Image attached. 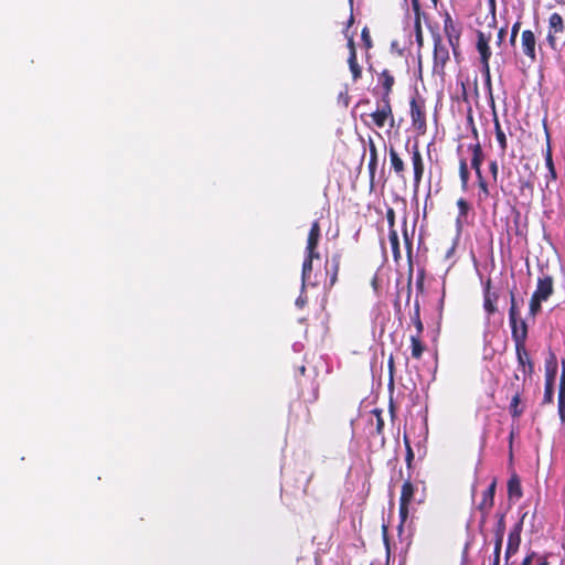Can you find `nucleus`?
I'll return each mask as SVG.
<instances>
[{"label": "nucleus", "mask_w": 565, "mask_h": 565, "mask_svg": "<svg viewBox=\"0 0 565 565\" xmlns=\"http://www.w3.org/2000/svg\"><path fill=\"white\" fill-rule=\"evenodd\" d=\"M515 354L518 361V371L522 372L523 381L531 379L534 373V362L530 356L526 345H516Z\"/></svg>", "instance_id": "1a4fd4ad"}, {"label": "nucleus", "mask_w": 565, "mask_h": 565, "mask_svg": "<svg viewBox=\"0 0 565 565\" xmlns=\"http://www.w3.org/2000/svg\"><path fill=\"white\" fill-rule=\"evenodd\" d=\"M411 351L412 358L415 360H420L423 353L426 350V345L422 341V334H413L411 335Z\"/></svg>", "instance_id": "5701e85b"}, {"label": "nucleus", "mask_w": 565, "mask_h": 565, "mask_svg": "<svg viewBox=\"0 0 565 565\" xmlns=\"http://www.w3.org/2000/svg\"><path fill=\"white\" fill-rule=\"evenodd\" d=\"M348 49H349V54L356 55V49H355L354 40L352 36H350L348 39Z\"/></svg>", "instance_id": "603ef678"}, {"label": "nucleus", "mask_w": 565, "mask_h": 565, "mask_svg": "<svg viewBox=\"0 0 565 565\" xmlns=\"http://www.w3.org/2000/svg\"><path fill=\"white\" fill-rule=\"evenodd\" d=\"M361 39L366 50H370L373 46L371 34L367 26H364L362 29Z\"/></svg>", "instance_id": "79ce46f5"}, {"label": "nucleus", "mask_w": 565, "mask_h": 565, "mask_svg": "<svg viewBox=\"0 0 565 565\" xmlns=\"http://www.w3.org/2000/svg\"><path fill=\"white\" fill-rule=\"evenodd\" d=\"M388 239L391 243L393 256L395 259H397L398 257H401L399 239H398L397 231H390Z\"/></svg>", "instance_id": "72a5a7b5"}, {"label": "nucleus", "mask_w": 565, "mask_h": 565, "mask_svg": "<svg viewBox=\"0 0 565 565\" xmlns=\"http://www.w3.org/2000/svg\"><path fill=\"white\" fill-rule=\"evenodd\" d=\"M403 225H404V228H403V237H404V241L409 249V252L412 250V246H413V242H412V236L413 234H408V231H407V221L406 218H404V222H403Z\"/></svg>", "instance_id": "49530a36"}, {"label": "nucleus", "mask_w": 565, "mask_h": 565, "mask_svg": "<svg viewBox=\"0 0 565 565\" xmlns=\"http://www.w3.org/2000/svg\"><path fill=\"white\" fill-rule=\"evenodd\" d=\"M411 158H412V166H413V185L414 189L417 190L422 183L424 171H425V164L424 159L419 149V146L417 142H415L411 150Z\"/></svg>", "instance_id": "6e6552de"}, {"label": "nucleus", "mask_w": 565, "mask_h": 565, "mask_svg": "<svg viewBox=\"0 0 565 565\" xmlns=\"http://www.w3.org/2000/svg\"><path fill=\"white\" fill-rule=\"evenodd\" d=\"M320 236H321L320 224L318 221H315L311 224V227H310V231L308 234L306 254H319L317 252V247L319 244Z\"/></svg>", "instance_id": "a211bd4d"}, {"label": "nucleus", "mask_w": 565, "mask_h": 565, "mask_svg": "<svg viewBox=\"0 0 565 565\" xmlns=\"http://www.w3.org/2000/svg\"><path fill=\"white\" fill-rule=\"evenodd\" d=\"M320 257V254H306V257L302 263V281L305 282L306 279L310 276L312 271V262L313 259H318Z\"/></svg>", "instance_id": "a878e982"}, {"label": "nucleus", "mask_w": 565, "mask_h": 565, "mask_svg": "<svg viewBox=\"0 0 565 565\" xmlns=\"http://www.w3.org/2000/svg\"><path fill=\"white\" fill-rule=\"evenodd\" d=\"M461 31L462 28L460 23L455 21L451 15L447 13L444 19V33L447 36L448 44L455 57L459 55Z\"/></svg>", "instance_id": "0eeeda50"}, {"label": "nucleus", "mask_w": 565, "mask_h": 565, "mask_svg": "<svg viewBox=\"0 0 565 565\" xmlns=\"http://www.w3.org/2000/svg\"><path fill=\"white\" fill-rule=\"evenodd\" d=\"M554 384L555 382H545L544 384V395L542 399V404H552L554 401Z\"/></svg>", "instance_id": "c9c22d12"}, {"label": "nucleus", "mask_w": 565, "mask_h": 565, "mask_svg": "<svg viewBox=\"0 0 565 565\" xmlns=\"http://www.w3.org/2000/svg\"><path fill=\"white\" fill-rule=\"evenodd\" d=\"M554 291L553 287V278L550 275H544L540 277L537 280L536 289L533 292V296L541 298L543 300H547Z\"/></svg>", "instance_id": "4468645a"}, {"label": "nucleus", "mask_w": 565, "mask_h": 565, "mask_svg": "<svg viewBox=\"0 0 565 565\" xmlns=\"http://www.w3.org/2000/svg\"><path fill=\"white\" fill-rule=\"evenodd\" d=\"M523 522L522 520L518 522L514 527L510 531L508 535V543L504 553V558H511L514 556L521 544V532H522Z\"/></svg>", "instance_id": "9b49d317"}, {"label": "nucleus", "mask_w": 565, "mask_h": 565, "mask_svg": "<svg viewBox=\"0 0 565 565\" xmlns=\"http://www.w3.org/2000/svg\"><path fill=\"white\" fill-rule=\"evenodd\" d=\"M497 489V479L494 478L488 488L482 492L481 501L479 502L477 509L481 513V520L484 522L490 514L491 509L494 504V495Z\"/></svg>", "instance_id": "9d476101"}, {"label": "nucleus", "mask_w": 565, "mask_h": 565, "mask_svg": "<svg viewBox=\"0 0 565 565\" xmlns=\"http://www.w3.org/2000/svg\"><path fill=\"white\" fill-rule=\"evenodd\" d=\"M512 441H513V431L510 434V448H512Z\"/></svg>", "instance_id": "e2e57ef3"}, {"label": "nucleus", "mask_w": 565, "mask_h": 565, "mask_svg": "<svg viewBox=\"0 0 565 565\" xmlns=\"http://www.w3.org/2000/svg\"><path fill=\"white\" fill-rule=\"evenodd\" d=\"M468 149L472 152L471 166L482 164L484 154L479 142L471 143Z\"/></svg>", "instance_id": "bb28decb"}, {"label": "nucleus", "mask_w": 565, "mask_h": 565, "mask_svg": "<svg viewBox=\"0 0 565 565\" xmlns=\"http://www.w3.org/2000/svg\"><path fill=\"white\" fill-rule=\"evenodd\" d=\"M414 326H415V329H416V333L415 334H423L424 332V324L422 322V319H420V307H419V302L416 301L415 305H414V312L411 317Z\"/></svg>", "instance_id": "7c9ffc66"}, {"label": "nucleus", "mask_w": 565, "mask_h": 565, "mask_svg": "<svg viewBox=\"0 0 565 565\" xmlns=\"http://www.w3.org/2000/svg\"><path fill=\"white\" fill-rule=\"evenodd\" d=\"M491 34H486L484 32L478 30L477 31V43L476 47L480 55V64H487L490 62L492 52L490 49Z\"/></svg>", "instance_id": "f8f14e48"}, {"label": "nucleus", "mask_w": 565, "mask_h": 565, "mask_svg": "<svg viewBox=\"0 0 565 565\" xmlns=\"http://www.w3.org/2000/svg\"><path fill=\"white\" fill-rule=\"evenodd\" d=\"M558 391H565V360L562 361V373L559 379Z\"/></svg>", "instance_id": "8fccbe9b"}, {"label": "nucleus", "mask_w": 565, "mask_h": 565, "mask_svg": "<svg viewBox=\"0 0 565 565\" xmlns=\"http://www.w3.org/2000/svg\"><path fill=\"white\" fill-rule=\"evenodd\" d=\"M459 177H460V183L461 189L466 191L468 189V182H469V169L466 159H460L459 161Z\"/></svg>", "instance_id": "cd10ccee"}, {"label": "nucleus", "mask_w": 565, "mask_h": 565, "mask_svg": "<svg viewBox=\"0 0 565 565\" xmlns=\"http://www.w3.org/2000/svg\"><path fill=\"white\" fill-rule=\"evenodd\" d=\"M412 1V8L413 11L417 17H419L420 13V0H411Z\"/></svg>", "instance_id": "864d4df0"}, {"label": "nucleus", "mask_w": 565, "mask_h": 565, "mask_svg": "<svg viewBox=\"0 0 565 565\" xmlns=\"http://www.w3.org/2000/svg\"><path fill=\"white\" fill-rule=\"evenodd\" d=\"M504 530H505L504 515H501L498 521V525H497V530H495V540L500 539L501 543L503 542Z\"/></svg>", "instance_id": "c03bdc74"}, {"label": "nucleus", "mask_w": 565, "mask_h": 565, "mask_svg": "<svg viewBox=\"0 0 565 565\" xmlns=\"http://www.w3.org/2000/svg\"><path fill=\"white\" fill-rule=\"evenodd\" d=\"M545 166L547 169V174L545 175V180H546L545 188L548 189L550 183L552 181H556V179H557V173H556V169H555L554 161H553L552 147H551L548 137H547V146H546V150H545Z\"/></svg>", "instance_id": "6ab92c4d"}, {"label": "nucleus", "mask_w": 565, "mask_h": 565, "mask_svg": "<svg viewBox=\"0 0 565 565\" xmlns=\"http://www.w3.org/2000/svg\"><path fill=\"white\" fill-rule=\"evenodd\" d=\"M353 23V15L351 14L350 19H349V25Z\"/></svg>", "instance_id": "338daca9"}, {"label": "nucleus", "mask_w": 565, "mask_h": 565, "mask_svg": "<svg viewBox=\"0 0 565 565\" xmlns=\"http://www.w3.org/2000/svg\"><path fill=\"white\" fill-rule=\"evenodd\" d=\"M386 220L388 224V232L390 231H396L395 230V211L392 207H388L386 210Z\"/></svg>", "instance_id": "a18cd8bd"}, {"label": "nucleus", "mask_w": 565, "mask_h": 565, "mask_svg": "<svg viewBox=\"0 0 565 565\" xmlns=\"http://www.w3.org/2000/svg\"><path fill=\"white\" fill-rule=\"evenodd\" d=\"M479 192L477 195V203L480 206L490 196L489 184L486 179L477 180Z\"/></svg>", "instance_id": "393cba45"}, {"label": "nucleus", "mask_w": 565, "mask_h": 565, "mask_svg": "<svg viewBox=\"0 0 565 565\" xmlns=\"http://www.w3.org/2000/svg\"><path fill=\"white\" fill-rule=\"evenodd\" d=\"M434 63H433V73L439 76L445 75V67L448 63L449 50L448 46L444 43L440 34H434Z\"/></svg>", "instance_id": "7ed1b4c3"}, {"label": "nucleus", "mask_w": 565, "mask_h": 565, "mask_svg": "<svg viewBox=\"0 0 565 565\" xmlns=\"http://www.w3.org/2000/svg\"><path fill=\"white\" fill-rule=\"evenodd\" d=\"M489 171H490V173L492 175L493 181H497L498 173H499V164H498L497 160H492L489 163Z\"/></svg>", "instance_id": "de8ad7c7"}, {"label": "nucleus", "mask_w": 565, "mask_h": 565, "mask_svg": "<svg viewBox=\"0 0 565 565\" xmlns=\"http://www.w3.org/2000/svg\"><path fill=\"white\" fill-rule=\"evenodd\" d=\"M416 487L411 481V478L408 477L401 488V495H399V507H398V513L401 519V525L402 526L405 521L408 518L409 509L412 503L414 502V495H415Z\"/></svg>", "instance_id": "423d86ee"}, {"label": "nucleus", "mask_w": 565, "mask_h": 565, "mask_svg": "<svg viewBox=\"0 0 565 565\" xmlns=\"http://www.w3.org/2000/svg\"><path fill=\"white\" fill-rule=\"evenodd\" d=\"M520 394L516 392L510 403V414L513 418H519L524 411L523 407H520Z\"/></svg>", "instance_id": "473e14b6"}, {"label": "nucleus", "mask_w": 565, "mask_h": 565, "mask_svg": "<svg viewBox=\"0 0 565 565\" xmlns=\"http://www.w3.org/2000/svg\"><path fill=\"white\" fill-rule=\"evenodd\" d=\"M417 286H418L419 288H422V287H423V276L418 279V281H417Z\"/></svg>", "instance_id": "680f3d73"}, {"label": "nucleus", "mask_w": 565, "mask_h": 565, "mask_svg": "<svg viewBox=\"0 0 565 565\" xmlns=\"http://www.w3.org/2000/svg\"><path fill=\"white\" fill-rule=\"evenodd\" d=\"M494 130H495V138L498 140L499 147H500L501 151L504 153L508 148L507 136H505L504 131L502 130L497 117L494 118Z\"/></svg>", "instance_id": "c756f323"}, {"label": "nucleus", "mask_w": 565, "mask_h": 565, "mask_svg": "<svg viewBox=\"0 0 565 565\" xmlns=\"http://www.w3.org/2000/svg\"><path fill=\"white\" fill-rule=\"evenodd\" d=\"M511 306L509 309V323L511 327V338L514 345H526L529 328L524 319L520 317V310L516 305L514 292H510Z\"/></svg>", "instance_id": "f257e3e1"}, {"label": "nucleus", "mask_w": 565, "mask_h": 565, "mask_svg": "<svg viewBox=\"0 0 565 565\" xmlns=\"http://www.w3.org/2000/svg\"><path fill=\"white\" fill-rule=\"evenodd\" d=\"M313 477H315V472H313V471H311V472L307 476V478H306V483H305V487H303V489H302V493H303V494H307V493H308V487H309L310 482L312 481Z\"/></svg>", "instance_id": "3c124183"}, {"label": "nucleus", "mask_w": 565, "mask_h": 565, "mask_svg": "<svg viewBox=\"0 0 565 565\" xmlns=\"http://www.w3.org/2000/svg\"><path fill=\"white\" fill-rule=\"evenodd\" d=\"M557 359L554 352L550 351L547 359L545 360V382H555L557 374Z\"/></svg>", "instance_id": "4be33fe9"}, {"label": "nucleus", "mask_w": 565, "mask_h": 565, "mask_svg": "<svg viewBox=\"0 0 565 565\" xmlns=\"http://www.w3.org/2000/svg\"><path fill=\"white\" fill-rule=\"evenodd\" d=\"M372 414L375 416L376 424H375V430L377 435H381L384 429V419L382 417V411L381 409H373Z\"/></svg>", "instance_id": "ea45409f"}, {"label": "nucleus", "mask_w": 565, "mask_h": 565, "mask_svg": "<svg viewBox=\"0 0 565 565\" xmlns=\"http://www.w3.org/2000/svg\"><path fill=\"white\" fill-rule=\"evenodd\" d=\"M515 40H516V36H514L513 34H511V36H510V43H511L512 45H514Z\"/></svg>", "instance_id": "052dcab7"}, {"label": "nucleus", "mask_w": 565, "mask_h": 565, "mask_svg": "<svg viewBox=\"0 0 565 565\" xmlns=\"http://www.w3.org/2000/svg\"><path fill=\"white\" fill-rule=\"evenodd\" d=\"M305 371H306V367H305V366H301V367H300V372H301V373H305Z\"/></svg>", "instance_id": "774afa93"}, {"label": "nucleus", "mask_w": 565, "mask_h": 565, "mask_svg": "<svg viewBox=\"0 0 565 565\" xmlns=\"http://www.w3.org/2000/svg\"><path fill=\"white\" fill-rule=\"evenodd\" d=\"M457 206L459 210L457 222L460 223L462 218L465 220L467 217L470 210V204L463 198H460L457 200Z\"/></svg>", "instance_id": "e433bc0d"}, {"label": "nucleus", "mask_w": 565, "mask_h": 565, "mask_svg": "<svg viewBox=\"0 0 565 565\" xmlns=\"http://www.w3.org/2000/svg\"><path fill=\"white\" fill-rule=\"evenodd\" d=\"M505 33H507L505 29L502 28V29L499 30V32H498V44H501V42L504 39Z\"/></svg>", "instance_id": "13d9d810"}, {"label": "nucleus", "mask_w": 565, "mask_h": 565, "mask_svg": "<svg viewBox=\"0 0 565 565\" xmlns=\"http://www.w3.org/2000/svg\"><path fill=\"white\" fill-rule=\"evenodd\" d=\"M341 256L339 254H334L331 257L330 266L327 264L326 269L327 274L330 275V287H332L338 280V274L340 270Z\"/></svg>", "instance_id": "b1692460"}, {"label": "nucleus", "mask_w": 565, "mask_h": 565, "mask_svg": "<svg viewBox=\"0 0 565 565\" xmlns=\"http://www.w3.org/2000/svg\"><path fill=\"white\" fill-rule=\"evenodd\" d=\"M388 156L392 170L394 171L396 177L404 179L406 166L403 158L393 146H391L388 149Z\"/></svg>", "instance_id": "f3484780"}, {"label": "nucleus", "mask_w": 565, "mask_h": 565, "mask_svg": "<svg viewBox=\"0 0 565 565\" xmlns=\"http://www.w3.org/2000/svg\"><path fill=\"white\" fill-rule=\"evenodd\" d=\"M522 51L531 61L536 60V39L531 30H524L521 34Z\"/></svg>", "instance_id": "ddd939ff"}, {"label": "nucleus", "mask_w": 565, "mask_h": 565, "mask_svg": "<svg viewBox=\"0 0 565 565\" xmlns=\"http://www.w3.org/2000/svg\"><path fill=\"white\" fill-rule=\"evenodd\" d=\"M370 116L377 128H383L385 125H388L390 128L395 126L391 99L381 98L376 110L370 114Z\"/></svg>", "instance_id": "39448f33"}, {"label": "nucleus", "mask_w": 565, "mask_h": 565, "mask_svg": "<svg viewBox=\"0 0 565 565\" xmlns=\"http://www.w3.org/2000/svg\"><path fill=\"white\" fill-rule=\"evenodd\" d=\"M565 23L563 17L554 12L548 18V31L546 41L553 51L561 50V42L564 43Z\"/></svg>", "instance_id": "f03ea898"}, {"label": "nucleus", "mask_w": 565, "mask_h": 565, "mask_svg": "<svg viewBox=\"0 0 565 565\" xmlns=\"http://www.w3.org/2000/svg\"><path fill=\"white\" fill-rule=\"evenodd\" d=\"M557 411L561 423H565V391H558Z\"/></svg>", "instance_id": "58836bf2"}, {"label": "nucleus", "mask_w": 565, "mask_h": 565, "mask_svg": "<svg viewBox=\"0 0 565 565\" xmlns=\"http://www.w3.org/2000/svg\"><path fill=\"white\" fill-rule=\"evenodd\" d=\"M367 168H369L370 177H371V179H373L375 175L376 168H377V150L373 142L370 143V159H369Z\"/></svg>", "instance_id": "2f4dec72"}, {"label": "nucleus", "mask_w": 565, "mask_h": 565, "mask_svg": "<svg viewBox=\"0 0 565 565\" xmlns=\"http://www.w3.org/2000/svg\"><path fill=\"white\" fill-rule=\"evenodd\" d=\"M488 2H489V7H490L492 13L494 14V12H495V0H488Z\"/></svg>", "instance_id": "bf43d9fd"}, {"label": "nucleus", "mask_w": 565, "mask_h": 565, "mask_svg": "<svg viewBox=\"0 0 565 565\" xmlns=\"http://www.w3.org/2000/svg\"><path fill=\"white\" fill-rule=\"evenodd\" d=\"M499 299V295L495 291L491 290V280L489 279L484 287L483 292V308L488 316H492L498 311L497 302Z\"/></svg>", "instance_id": "2eb2a0df"}, {"label": "nucleus", "mask_w": 565, "mask_h": 565, "mask_svg": "<svg viewBox=\"0 0 565 565\" xmlns=\"http://www.w3.org/2000/svg\"><path fill=\"white\" fill-rule=\"evenodd\" d=\"M387 366L391 375V380H393V373H394V358L391 355L387 361Z\"/></svg>", "instance_id": "6e6d98bb"}, {"label": "nucleus", "mask_w": 565, "mask_h": 565, "mask_svg": "<svg viewBox=\"0 0 565 565\" xmlns=\"http://www.w3.org/2000/svg\"><path fill=\"white\" fill-rule=\"evenodd\" d=\"M416 29H417L416 41H417L419 46H423V35H422L419 17H417V20H416Z\"/></svg>", "instance_id": "09e8293b"}, {"label": "nucleus", "mask_w": 565, "mask_h": 565, "mask_svg": "<svg viewBox=\"0 0 565 565\" xmlns=\"http://www.w3.org/2000/svg\"><path fill=\"white\" fill-rule=\"evenodd\" d=\"M481 166H482V164L471 166V168H472V169L475 170V172H476L477 180L486 179V178L483 177V174H482Z\"/></svg>", "instance_id": "5fc2aeb1"}, {"label": "nucleus", "mask_w": 565, "mask_h": 565, "mask_svg": "<svg viewBox=\"0 0 565 565\" xmlns=\"http://www.w3.org/2000/svg\"><path fill=\"white\" fill-rule=\"evenodd\" d=\"M348 64H349V68L351 71L353 81L355 82V81L360 79L362 76V68L358 63V56L353 55V54H349Z\"/></svg>", "instance_id": "c85d7f7f"}, {"label": "nucleus", "mask_w": 565, "mask_h": 565, "mask_svg": "<svg viewBox=\"0 0 565 565\" xmlns=\"http://www.w3.org/2000/svg\"><path fill=\"white\" fill-rule=\"evenodd\" d=\"M509 561L510 558H504V565H512Z\"/></svg>", "instance_id": "0e129e2a"}, {"label": "nucleus", "mask_w": 565, "mask_h": 565, "mask_svg": "<svg viewBox=\"0 0 565 565\" xmlns=\"http://www.w3.org/2000/svg\"><path fill=\"white\" fill-rule=\"evenodd\" d=\"M508 495L510 500H519L523 495L521 480L515 472H513L508 480Z\"/></svg>", "instance_id": "412c9836"}, {"label": "nucleus", "mask_w": 565, "mask_h": 565, "mask_svg": "<svg viewBox=\"0 0 565 565\" xmlns=\"http://www.w3.org/2000/svg\"><path fill=\"white\" fill-rule=\"evenodd\" d=\"M409 106L413 128L418 135H425L427 131L425 100L420 97H414Z\"/></svg>", "instance_id": "20e7f679"}, {"label": "nucleus", "mask_w": 565, "mask_h": 565, "mask_svg": "<svg viewBox=\"0 0 565 565\" xmlns=\"http://www.w3.org/2000/svg\"><path fill=\"white\" fill-rule=\"evenodd\" d=\"M404 441H405V447H406V456H405V461H406V466L408 469L412 468V462L414 460V451L411 447V444L408 441V439L405 437L404 438Z\"/></svg>", "instance_id": "a19ab883"}, {"label": "nucleus", "mask_w": 565, "mask_h": 565, "mask_svg": "<svg viewBox=\"0 0 565 565\" xmlns=\"http://www.w3.org/2000/svg\"><path fill=\"white\" fill-rule=\"evenodd\" d=\"M543 301H544L543 299L537 298L536 296L532 295V297L530 299V308H529V313L532 317H535L541 311Z\"/></svg>", "instance_id": "4c0bfd02"}, {"label": "nucleus", "mask_w": 565, "mask_h": 565, "mask_svg": "<svg viewBox=\"0 0 565 565\" xmlns=\"http://www.w3.org/2000/svg\"><path fill=\"white\" fill-rule=\"evenodd\" d=\"M552 553H539L533 550H529L523 557L520 565H550V557Z\"/></svg>", "instance_id": "dca6fc26"}, {"label": "nucleus", "mask_w": 565, "mask_h": 565, "mask_svg": "<svg viewBox=\"0 0 565 565\" xmlns=\"http://www.w3.org/2000/svg\"><path fill=\"white\" fill-rule=\"evenodd\" d=\"M377 81L383 87L382 98L391 99L390 95H391V93L393 90V86L395 84L394 76L391 74V72L388 70H384L379 74Z\"/></svg>", "instance_id": "aec40b11"}, {"label": "nucleus", "mask_w": 565, "mask_h": 565, "mask_svg": "<svg viewBox=\"0 0 565 565\" xmlns=\"http://www.w3.org/2000/svg\"><path fill=\"white\" fill-rule=\"evenodd\" d=\"M520 28H521V21H516V22L512 25L511 34H513L514 36H518V33H519V31H520Z\"/></svg>", "instance_id": "4d7b16f0"}, {"label": "nucleus", "mask_w": 565, "mask_h": 565, "mask_svg": "<svg viewBox=\"0 0 565 565\" xmlns=\"http://www.w3.org/2000/svg\"><path fill=\"white\" fill-rule=\"evenodd\" d=\"M501 547H502V543H501L500 539L495 540L494 550H493V559H492L491 565H500Z\"/></svg>", "instance_id": "37998d69"}, {"label": "nucleus", "mask_w": 565, "mask_h": 565, "mask_svg": "<svg viewBox=\"0 0 565 565\" xmlns=\"http://www.w3.org/2000/svg\"><path fill=\"white\" fill-rule=\"evenodd\" d=\"M481 72L484 78V87L492 98V82H491V73H490V64H481Z\"/></svg>", "instance_id": "f704fd0d"}, {"label": "nucleus", "mask_w": 565, "mask_h": 565, "mask_svg": "<svg viewBox=\"0 0 565 565\" xmlns=\"http://www.w3.org/2000/svg\"><path fill=\"white\" fill-rule=\"evenodd\" d=\"M558 4H564L565 0H555Z\"/></svg>", "instance_id": "69168bd1"}]
</instances>
